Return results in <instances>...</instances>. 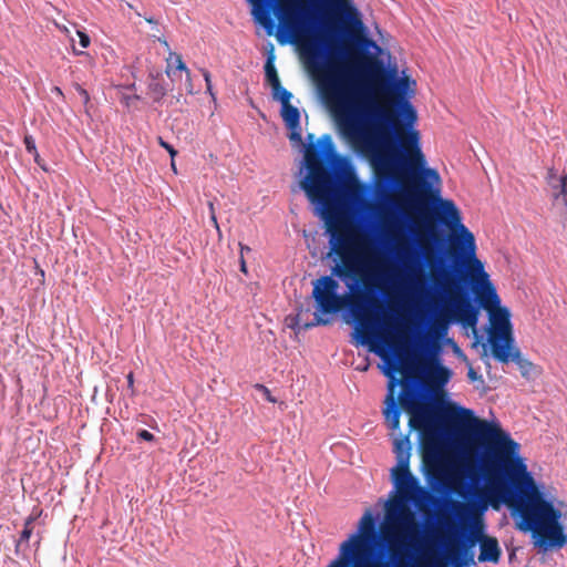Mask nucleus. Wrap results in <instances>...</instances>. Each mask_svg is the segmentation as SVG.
<instances>
[{"instance_id": "1", "label": "nucleus", "mask_w": 567, "mask_h": 567, "mask_svg": "<svg viewBox=\"0 0 567 567\" xmlns=\"http://www.w3.org/2000/svg\"><path fill=\"white\" fill-rule=\"evenodd\" d=\"M274 11L279 20V43L301 45L339 135L369 157L377 182L388 185L406 178L422 193L430 189L426 178L439 183V173L425 167L420 133L413 128L417 115L406 96L410 79L391 80L378 62L368 60L360 70L372 85H363L338 61L333 17L321 20L317 32L318 17L305 0H277Z\"/></svg>"}, {"instance_id": "2", "label": "nucleus", "mask_w": 567, "mask_h": 567, "mask_svg": "<svg viewBox=\"0 0 567 567\" xmlns=\"http://www.w3.org/2000/svg\"><path fill=\"white\" fill-rule=\"evenodd\" d=\"M346 164L338 155L330 135H323L318 144H310L305 152V165L308 171L300 186L309 200L316 204L315 213L324 220L330 235L331 251L339 261L332 267V276H322L313 281L312 298L317 312L312 321H303V311L296 317V327L308 330L316 326L330 323L320 315L338 313L349 308L358 321L357 343L368 344L371 352L381 358L386 355L385 349L379 347L378 333L388 321L375 330L373 310L379 301L374 293L389 295L404 284L414 291H422L424 274L413 264V250L404 236L399 235L392 224L389 233L395 241V252L402 269L392 267L379 255L371 258L365 254V237L359 235L357 228L339 212L337 194L348 198H357L359 184L349 172L341 174Z\"/></svg>"}, {"instance_id": "3", "label": "nucleus", "mask_w": 567, "mask_h": 567, "mask_svg": "<svg viewBox=\"0 0 567 567\" xmlns=\"http://www.w3.org/2000/svg\"><path fill=\"white\" fill-rule=\"evenodd\" d=\"M447 420L458 429L475 426L477 439L491 456L484 467L486 487L476 492L475 501L454 502L456 517L467 524L476 520L488 505L498 509L503 503L519 516V529L532 533L535 546L543 551L564 547L567 535L560 523L561 512L545 498L519 455L520 445L498 424L476 419L470 409L454 406Z\"/></svg>"}, {"instance_id": "4", "label": "nucleus", "mask_w": 567, "mask_h": 567, "mask_svg": "<svg viewBox=\"0 0 567 567\" xmlns=\"http://www.w3.org/2000/svg\"><path fill=\"white\" fill-rule=\"evenodd\" d=\"M377 337L379 347L386 351L382 359L388 364L384 374L390 379L383 415L388 426L396 431L401 416V410L396 406V386L423 375L429 388L440 389L450 381L451 370L442 365L436 354L430 353L424 344L414 351L411 337L400 324L385 323Z\"/></svg>"}, {"instance_id": "5", "label": "nucleus", "mask_w": 567, "mask_h": 567, "mask_svg": "<svg viewBox=\"0 0 567 567\" xmlns=\"http://www.w3.org/2000/svg\"><path fill=\"white\" fill-rule=\"evenodd\" d=\"M384 525L385 519L381 532L389 548L388 557L373 549L372 544L377 537L375 518L371 509H367L359 520L358 530L340 544L337 557L327 567H405L406 554L416 549L422 525L419 522L416 532L410 536H398L395 540L385 536Z\"/></svg>"}, {"instance_id": "6", "label": "nucleus", "mask_w": 567, "mask_h": 567, "mask_svg": "<svg viewBox=\"0 0 567 567\" xmlns=\"http://www.w3.org/2000/svg\"><path fill=\"white\" fill-rule=\"evenodd\" d=\"M435 216L440 223L452 231L450 236V255L455 261L466 264L471 280L475 285V293L480 305L491 311L501 305L495 287L489 281L484 265L476 257L474 235L462 224V217L455 203L451 199H437Z\"/></svg>"}, {"instance_id": "7", "label": "nucleus", "mask_w": 567, "mask_h": 567, "mask_svg": "<svg viewBox=\"0 0 567 567\" xmlns=\"http://www.w3.org/2000/svg\"><path fill=\"white\" fill-rule=\"evenodd\" d=\"M394 453L398 464L392 468V477L399 495L385 504L384 534L390 540L410 536L419 527L415 513L408 506L419 488L409 468L411 445L408 435L394 439Z\"/></svg>"}, {"instance_id": "8", "label": "nucleus", "mask_w": 567, "mask_h": 567, "mask_svg": "<svg viewBox=\"0 0 567 567\" xmlns=\"http://www.w3.org/2000/svg\"><path fill=\"white\" fill-rule=\"evenodd\" d=\"M423 251L431 266L434 286L443 295V298L432 299V333L436 338L444 337L453 321L462 323L465 328L475 329L478 321V310L461 293L458 282L449 269H444L440 275L434 271L433 260L437 258L433 247L423 245Z\"/></svg>"}, {"instance_id": "9", "label": "nucleus", "mask_w": 567, "mask_h": 567, "mask_svg": "<svg viewBox=\"0 0 567 567\" xmlns=\"http://www.w3.org/2000/svg\"><path fill=\"white\" fill-rule=\"evenodd\" d=\"M252 6V16L260 23L268 34H272L275 22L270 17V11L275 10L277 0H247ZM330 7L338 18L344 24L348 31L362 28L358 10L350 0H329Z\"/></svg>"}, {"instance_id": "10", "label": "nucleus", "mask_w": 567, "mask_h": 567, "mask_svg": "<svg viewBox=\"0 0 567 567\" xmlns=\"http://www.w3.org/2000/svg\"><path fill=\"white\" fill-rule=\"evenodd\" d=\"M488 315L491 323L488 342L492 355L497 361H506L507 352L505 350L514 344L511 312L506 307L499 306L488 311Z\"/></svg>"}, {"instance_id": "11", "label": "nucleus", "mask_w": 567, "mask_h": 567, "mask_svg": "<svg viewBox=\"0 0 567 567\" xmlns=\"http://www.w3.org/2000/svg\"><path fill=\"white\" fill-rule=\"evenodd\" d=\"M401 386L402 391L396 395V406L400 409V404L410 414V427L417 431L430 429L434 419L433 409L419 402L417 392L412 384L402 382Z\"/></svg>"}, {"instance_id": "12", "label": "nucleus", "mask_w": 567, "mask_h": 567, "mask_svg": "<svg viewBox=\"0 0 567 567\" xmlns=\"http://www.w3.org/2000/svg\"><path fill=\"white\" fill-rule=\"evenodd\" d=\"M505 352H507V360L501 361L502 363H508L511 361L515 362L520 370V373L524 378L529 379L537 372L539 369L532 361L522 357L519 349L515 348L514 344L508 347Z\"/></svg>"}, {"instance_id": "13", "label": "nucleus", "mask_w": 567, "mask_h": 567, "mask_svg": "<svg viewBox=\"0 0 567 567\" xmlns=\"http://www.w3.org/2000/svg\"><path fill=\"white\" fill-rule=\"evenodd\" d=\"M501 557V548L496 538L485 537L481 542L480 561L497 563Z\"/></svg>"}, {"instance_id": "14", "label": "nucleus", "mask_w": 567, "mask_h": 567, "mask_svg": "<svg viewBox=\"0 0 567 567\" xmlns=\"http://www.w3.org/2000/svg\"><path fill=\"white\" fill-rule=\"evenodd\" d=\"M548 183L553 188V197L555 200L561 198L564 205L567 207V174L561 175L559 178L555 177L553 168L548 171Z\"/></svg>"}, {"instance_id": "15", "label": "nucleus", "mask_w": 567, "mask_h": 567, "mask_svg": "<svg viewBox=\"0 0 567 567\" xmlns=\"http://www.w3.org/2000/svg\"><path fill=\"white\" fill-rule=\"evenodd\" d=\"M281 116L290 131L299 130L300 113L296 106L290 103L282 105Z\"/></svg>"}, {"instance_id": "16", "label": "nucleus", "mask_w": 567, "mask_h": 567, "mask_svg": "<svg viewBox=\"0 0 567 567\" xmlns=\"http://www.w3.org/2000/svg\"><path fill=\"white\" fill-rule=\"evenodd\" d=\"M445 553L449 559L456 561L465 553L464 544L456 537H451L446 544Z\"/></svg>"}, {"instance_id": "17", "label": "nucleus", "mask_w": 567, "mask_h": 567, "mask_svg": "<svg viewBox=\"0 0 567 567\" xmlns=\"http://www.w3.org/2000/svg\"><path fill=\"white\" fill-rule=\"evenodd\" d=\"M265 75L266 81L271 86V89H278L280 84V80L276 70V66L274 64V55L270 54L266 61L265 64Z\"/></svg>"}, {"instance_id": "18", "label": "nucleus", "mask_w": 567, "mask_h": 567, "mask_svg": "<svg viewBox=\"0 0 567 567\" xmlns=\"http://www.w3.org/2000/svg\"><path fill=\"white\" fill-rule=\"evenodd\" d=\"M415 567H446L441 558H437L430 550H424L422 558Z\"/></svg>"}, {"instance_id": "19", "label": "nucleus", "mask_w": 567, "mask_h": 567, "mask_svg": "<svg viewBox=\"0 0 567 567\" xmlns=\"http://www.w3.org/2000/svg\"><path fill=\"white\" fill-rule=\"evenodd\" d=\"M35 517L33 516H29L25 522H24V526H23V529L21 532V535H20V538L17 543V548L20 547L23 543H28L32 533H33V522H34Z\"/></svg>"}, {"instance_id": "20", "label": "nucleus", "mask_w": 567, "mask_h": 567, "mask_svg": "<svg viewBox=\"0 0 567 567\" xmlns=\"http://www.w3.org/2000/svg\"><path fill=\"white\" fill-rule=\"evenodd\" d=\"M178 60H183L181 54L172 51L168 52V56L166 58L167 65L165 70L168 78L175 75V69L178 65Z\"/></svg>"}, {"instance_id": "21", "label": "nucleus", "mask_w": 567, "mask_h": 567, "mask_svg": "<svg viewBox=\"0 0 567 567\" xmlns=\"http://www.w3.org/2000/svg\"><path fill=\"white\" fill-rule=\"evenodd\" d=\"M271 90H272L274 99L280 101L281 105L290 103L292 94L288 90L282 87L281 83L279 84V87L277 90L276 89H271Z\"/></svg>"}, {"instance_id": "22", "label": "nucleus", "mask_w": 567, "mask_h": 567, "mask_svg": "<svg viewBox=\"0 0 567 567\" xmlns=\"http://www.w3.org/2000/svg\"><path fill=\"white\" fill-rule=\"evenodd\" d=\"M24 145L28 153L32 154L34 156L35 163L40 164V155L37 151L35 142L31 135L24 136Z\"/></svg>"}, {"instance_id": "23", "label": "nucleus", "mask_w": 567, "mask_h": 567, "mask_svg": "<svg viewBox=\"0 0 567 567\" xmlns=\"http://www.w3.org/2000/svg\"><path fill=\"white\" fill-rule=\"evenodd\" d=\"M424 237L433 243H436L439 240V236L435 228L430 224H426L424 226Z\"/></svg>"}, {"instance_id": "24", "label": "nucleus", "mask_w": 567, "mask_h": 567, "mask_svg": "<svg viewBox=\"0 0 567 567\" xmlns=\"http://www.w3.org/2000/svg\"><path fill=\"white\" fill-rule=\"evenodd\" d=\"M255 389L258 390L259 392H261L268 402H270V403L277 402L276 398H274L271 395L270 390L266 385L257 383V384H255Z\"/></svg>"}, {"instance_id": "25", "label": "nucleus", "mask_w": 567, "mask_h": 567, "mask_svg": "<svg viewBox=\"0 0 567 567\" xmlns=\"http://www.w3.org/2000/svg\"><path fill=\"white\" fill-rule=\"evenodd\" d=\"M157 142L163 148H165L168 152L172 159L177 155V151L169 143L165 142L162 136L157 137Z\"/></svg>"}, {"instance_id": "26", "label": "nucleus", "mask_w": 567, "mask_h": 567, "mask_svg": "<svg viewBox=\"0 0 567 567\" xmlns=\"http://www.w3.org/2000/svg\"><path fill=\"white\" fill-rule=\"evenodd\" d=\"M74 87H75L76 92L81 95L84 105H87L90 103L89 92L78 83L74 84Z\"/></svg>"}, {"instance_id": "27", "label": "nucleus", "mask_w": 567, "mask_h": 567, "mask_svg": "<svg viewBox=\"0 0 567 567\" xmlns=\"http://www.w3.org/2000/svg\"><path fill=\"white\" fill-rule=\"evenodd\" d=\"M76 33L79 35L81 47L87 48L91 42L90 37L83 31H78Z\"/></svg>"}, {"instance_id": "28", "label": "nucleus", "mask_w": 567, "mask_h": 567, "mask_svg": "<svg viewBox=\"0 0 567 567\" xmlns=\"http://www.w3.org/2000/svg\"><path fill=\"white\" fill-rule=\"evenodd\" d=\"M137 436L141 439V440H144V441H154V435L147 431V430H141L138 433H137Z\"/></svg>"}, {"instance_id": "29", "label": "nucleus", "mask_w": 567, "mask_h": 567, "mask_svg": "<svg viewBox=\"0 0 567 567\" xmlns=\"http://www.w3.org/2000/svg\"><path fill=\"white\" fill-rule=\"evenodd\" d=\"M175 70L185 72L187 79L190 80V71L186 66V64L184 63L183 60H178V65H177V68Z\"/></svg>"}, {"instance_id": "30", "label": "nucleus", "mask_w": 567, "mask_h": 567, "mask_svg": "<svg viewBox=\"0 0 567 567\" xmlns=\"http://www.w3.org/2000/svg\"><path fill=\"white\" fill-rule=\"evenodd\" d=\"M424 462L427 466H431L433 464H436L437 463V456L436 455H431L430 453H426L424 455Z\"/></svg>"}, {"instance_id": "31", "label": "nucleus", "mask_w": 567, "mask_h": 567, "mask_svg": "<svg viewBox=\"0 0 567 567\" xmlns=\"http://www.w3.org/2000/svg\"><path fill=\"white\" fill-rule=\"evenodd\" d=\"M210 220H212V224L214 225V227L216 228L218 236L220 237L221 230H220V227L217 221L216 212H213V215H210Z\"/></svg>"}, {"instance_id": "32", "label": "nucleus", "mask_w": 567, "mask_h": 567, "mask_svg": "<svg viewBox=\"0 0 567 567\" xmlns=\"http://www.w3.org/2000/svg\"><path fill=\"white\" fill-rule=\"evenodd\" d=\"M290 140L291 141H296V142H300L301 141V133H300V128L299 130H295V131H291L290 133Z\"/></svg>"}, {"instance_id": "33", "label": "nucleus", "mask_w": 567, "mask_h": 567, "mask_svg": "<svg viewBox=\"0 0 567 567\" xmlns=\"http://www.w3.org/2000/svg\"><path fill=\"white\" fill-rule=\"evenodd\" d=\"M126 379H127V385H128V389L132 390V392H134V374L133 372H130L127 375H126Z\"/></svg>"}, {"instance_id": "34", "label": "nucleus", "mask_w": 567, "mask_h": 567, "mask_svg": "<svg viewBox=\"0 0 567 567\" xmlns=\"http://www.w3.org/2000/svg\"><path fill=\"white\" fill-rule=\"evenodd\" d=\"M467 377H468L470 381H472V382H474L478 379V374L476 373V371L473 368L468 369Z\"/></svg>"}, {"instance_id": "35", "label": "nucleus", "mask_w": 567, "mask_h": 567, "mask_svg": "<svg viewBox=\"0 0 567 567\" xmlns=\"http://www.w3.org/2000/svg\"><path fill=\"white\" fill-rule=\"evenodd\" d=\"M202 73L205 79L206 86H209V84H212L210 73L207 70H203Z\"/></svg>"}, {"instance_id": "36", "label": "nucleus", "mask_w": 567, "mask_h": 567, "mask_svg": "<svg viewBox=\"0 0 567 567\" xmlns=\"http://www.w3.org/2000/svg\"><path fill=\"white\" fill-rule=\"evenodd\" d=\"M240 270H241L244 274H247V266H246V261H245L244 256H240Z\"/></svg>"}, {"instance_id": "37", "label": "nucleus", "mask_w": 567, "mask_h": 567, "mask_svg": "<svg viewBox=\"0 0 567 567\" xmlns=\"http://www.w3.org/2000/svg\"><path fill=\"white\" fill-rule=\"evenodd\" d=\"M240 246V256H244L245 252H249L250 248L248 246H245L243 244H239Z\"/></svg>"}, {"instance_id": "38", "label": "nucleus", "mask_w": 567, "mask_h": 567, "mask_svg": "<svg viewBox=\"0 0 567 567\" xmlns=\"http://www.w3.org/2000/svg\"><path fill=\"white\" fill-rule=\"evenodd\" d=\"M52 92H54L56 95L63 97V92H62V90L59 86H54L52 89Z\"/></svg>"}, {"instance_id": "39", "label": "nucleus", "mask_w": 567, "mask_h": 567, "mask_svg": "<svg viewBox=\"0 0 567 567\" xmlns=\"http://www.w3.org/2000/svg\"><path fill=\"white\" fill-rule=\"evenodd\" d=\"M411 194H412V190L409 189V188H404L403 192H402V196L404 198H409L411 196Z\"/></svg>"}, {"instance_id": "40", "label": "nucleus", "mask_w": 567, "mask_h": 567, "mask_svg": "<svg viewBox=\"0 0 567 567\" xmlns=\"http://www.w3.org/2000/svg\"><path fill=\"white\" fill-rule=\"evenodd\" d=\"M208 208H209L210 215H213V212H215V207H214V203L213 202L208 203Z\"/></svg>"}, {"instance_id": "41", "label": "nucleus", "mask_w": 567, "mask_h": 567, "mask_svg": "<svg viewBox=\"0 0 567 567\" xmlns=\"http://www.w3.org/2000/svg\"><path fill=\"white\" fill-rule=\"evenodd\" d=\"M159 42L166 47L167 50H169V44L166 40L159 39Z\"/></svg>"}, {"instance_id": "42", "label": "nucleus", "mask_w": 567, "mask_h": 567, "mask_svg": "<svg viewBox=\"0 0 567 567\" xmlns=\"http://www.w3.org/2000/svg\"><path fill=\"white\" fill-rule=\"evenodd\" d=\"M145 20H146V22H148L151 24H153V23L156 24L157 23L153 18H146Z\"/></svg>"}, {"instance_id": "43", "label": "nucleus", "mask_w": 567, "mask_h": 567, "mask_svg": "<svg viewBox=\"0 0 567 567\" xmlns=\"http://www.w3.org/2000/svg\"><path fill=\"white\" fill-rule=\"evenodd\" d=\"M206 87H207V92L214 97L212 84H209V86H206Z\"/></svg>"}, {"instance_id": "44", "label": "nucleus", "mask_w": 567, "mask_h": 567, "mask_svg": "<svg viewBox=\"0 0 567 567\" xmlns=\"http://www.w3.org/2000/svg\"><path fill=\"white\" fill-rule=\"evenodd\" d=\"M171 165H172V169H173L174 172H176V167H175L174 158L172 159V164H171Z\"/></svg>"}]
</instances>
